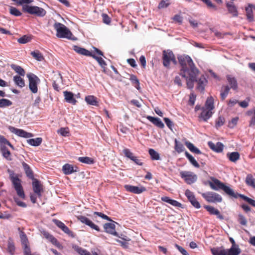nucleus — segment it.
<instances>
[{"mask_svg":"<svg viewBox=\"0 0 255 255\" xmlns=\"http://www.w3.org/2000/svg\"><path fill=\"white\" fill-rule=\"evenodd\" d=\"M238 120L239 118L238 117L233 118L229 123V127L231 128H234L237 125Z\"/></svg>","mask_w":255,"mask_h":255,"instance_id":"338daca9","label":"nucleus"},{"mask_svg":"<svg viewBox=\"0 0 255 255\" xmlns=\"http://www.w3.org/2000/svg\"><path fill=\"white\" fill-rule=\"evenodd\" d=\"M16 3L17 5H23L24 4H29L33 1V0H11Z\"/></svg>","mask_w":255,"mask_h":255,"instance_id":"0e129e2a","label":"nucleus"},{"mask_svg":"<svg viewBox=\"0 0 255 255\" xmlns=\"http://www.w3.org/2000/svg\"><path fill=\"white\" fill-rule=\"evenodd\" d=\"M13 81L15 84L20 88H22L25 86V81L20 76H14L13 77Z\"/></svg>","mask_w":255,"mask_h":255,"instance_id":"4c0bfd02","label":"nucleus"},{"mask_svg":"<svg viewBox=\"0 0 255 255\" xmlns=\"http://www.w3.org/2000/svg\"><path fill=\"white\" fill-rule=\"evenodd\" d=\"M78 161L88 164H92L94 163V160L89 157H80L78 158Z\"/></svg>","mask_w":255,"mask_h":255,"instance_id":"8fccbe9b","label":"nucleus"},{"mask_svg":"<svg viewBox=\"0 0 255 255\" xmlns=\"http://www.w3.org/2000/svg\"><path fill=\"white\" fill-rule=\"evenodd\" d=\"M185 194L191 204L196 208L199 209L201 207L200 204L196 199L193 193L190 190L187 189Z\"/></svg>","mask_w":255,"mask_h":255,"instance_id":"ddd939ff","label":"nucleus"},{"mask_svg":"<svg viewBox=\"0 0 255 255\" xmlns=\"http://www.w3.org/2000/svg\"><path fill=\"white\" fill-rule=\"evenodd\" d=\"M227 156L231 161L236 162L240 159V155L238 152L236 151L228 153Z\"/></svg>","mask_w":255,"mask_h":255,"instance_id":"72a5a7b5","label":"nucleus"},{"mask_svg":"<svg viewBox=\"0 0 255 255\" xmlns=\"http://www.w3.org/2000/svg\"><path fill=\"white\" fill-rule=\"evenodd\" d=\"M30 54L33 58L38 61H42L44 59L43 55L39 50L32 51Z\"/></svg>","mask_w":255,"mask_h":255,"instance_id":"ea45409f","label":"nucleus"},{"mask_svg":"<svg viewBox=\"0 0 255 255\" xmlns=\"http://www.w3.org/2000/svg\"><path fill=\"white\" fill-rule=\"evenodd\" d=\"M202 196L209 203H220L223 200L222 197L220 194L213 192L202 193Z\"/></svg>","mask_w":255,"mask_h":255,"instance_id":"1a4fd4ad","label":"nucleus"},{"mask_svg":"<svg viewBox=\"0 0 255 255\" xmlns=\"http://www.w3.org/2000/svg\"><path fill=\"white\" fill-rule=\"evenodd\" d=\"M123 153L125 156L129 158L131 160L135 156L133 153L130 151V150L128 148H125L123 150Z\"/></svg>","mask_w":255,"mask_h":255,"instance_id":"052dcab7","label":"nucleus"},{"mask_svg":"<svg viewBox=\"0 0 255 255\" xmlns=\"http://www.w3.org/2000/svg\"><path fill=\"white\" fill-rule=\"evenodd\" d=\"M185 155L186 157L188 159L190 162L195 167L199 168L200 165L197 161L195 159V158L187 151L185 152Z\"/></svg>","mask_w":255,"mask_h":255,"instance_id":"37998d69","label":"nucleus"},{"mask_svg":"<svg viewBox=\"0 0 255 255\" xmlns=\"http://www.w3.org/2000/svg\"><path fill=\"white\" fill-rule=\"evenodd\" d=\"M20 238L21 242L22 245H26L28 244V241L27 236L25 233L23 231L20 232Z\"/></svg>","mask_w":255,"mask_h":255,"instance_id":"13d9d810","label":"nucleus"},{"mask_svg":"<svg viewBox=\"0 0 255 255\" xmlns=\"http://www.w3.org/2000/svg\"><path fill=\"white\" fill-rule=\"evenodd\" d=\"M59 133L64 136H67L69 133L68 128H61L58 131Z\"/></svg>","mask_w":255,"mask_h":255,"instance_id":"69168bd1","label":"nucleus"},{"mask_svg":"<svg viewBox=\"0 0 255 255\" xmlns=\"http://www.w3.org/2000/svg\"><path fill=\"white\" fill-rule=\"evenodd\" d=\"M7 251L10 255H14L15 252V246L13 243L10 242L8 243Z\"/></svg>","mask_w":255,"mask_h":255,"instance_id":"e2e57ef3","label":"nucleus"},{"mask_svg":"<svg viewBox=\"0 0 255 255\" xmlns=\"http://www.w3.org/2000/svg\"><path fill=\"white\" fill-rule=\"evenodd\" d=\"M225 122L224 118L222 116H219L215 121V127L218 128L224 124Z\"/></svg>","mask_w":255,"mask_h":255,"instance_id":"5fc2aeb1","label":"nucleus"},{"mask_svg":"<svg viewBox=\"0 0 255 255\" xmlns=\"http://www.w3.org/2000/svg\"><path fill=\"white\" fill-rule=\"evenodd\" d=\"M63 94L65 97V100L66 101V102L73 105L76 104L77 101L74 98V95L72 92L64 91Z\"/></svg>","mask_w":255,"mask_h":255,"instance_id":"a878e982","label":"nucleus"},{"mask_svg":"<svg viewBox=\"0 0 255 255\" xmlns=\"http://www.w3.org/2000/svg\"><path fill=\"white\" fill-rule=\"evenodd\" d=\"M226 251V255H239L241 252L239 247H231L230 249Z\"/></svg>","mask_w":255,"mask_h":255,"instance_id":"c9c22d12","label":"nucleus"},{"mask_svg":"<svg viewBox=\"0 0 255 255\" xmlns=\"http://www.w3.org/2000/svg\"><path fill=\"white\" fill-rule=\"evenodd\" d=\"M12 102L6 99H1L0 100V108H4L9 107L12 105Z\"/></svg>","mask_w":255,"mask_h":255,"instance_id":"4d7b16f0","label":"nucleus"},{"mask_svg":"<svg viewBox=\"0 0 255 255\" xmlns=\"http://www.w3.org/2000/svg\"><path fill=\"white\" fill-rule=\"evenodd\" d=\"M9 13L15 16H19L22 14V13L18 9L13 6L10 7Z\"/></svg>","mask_w":255,"mask_h":255,"instance_id":"bf43d9fd","label":"nucleus"},{"mask_svg":"<svg viewBox=\"0 0 255 255\" xmlns=\"http://www.w3.org/2000/svg\"><path fill=\"white\" fill-rule=\"evenodd\" d=\"M62 170L66 175H69L76 171V170L74 169L73 166L68 163L65 164L63 166Z\"/></svg>","mask_w":255,"mask_h":255,"instance_id":"2f4dec72","label":"nucleus"},{"mask_svg":"<svg viewBox=\"0 0 255 255\" xmlns=\"http://www.w3.org/2000/svg\"><path fill=\"white\" fill-rule=\"evenodd\" d=\"M130 80L133 85H134V87L137 89L139 90L140 89L139 87V82L138 80L137 77L135 75H131L130 77Z\"/></svg>","mask_w":255,"mask_h":255,"instance_id":"3c124183","label":"nucleus"},{"mask_svg":"<svg viewBox=\"0 0 255 255\" xmlns=\"http://www.w3.org/2000/svg\"><path fill=\"white\" fill-rule=\"evenodd\" d=\"M246 11L248 19H249L250 21H253L254 19V16L252 7L250 6L246 7Z\"/></svg>","mask_w":255,"mask_h":255,"instance_id":"6e6d98bb","label":"nucleus"},{"mask_svg":"<svg viewBox=\"0 0 255 255\" xmlns=\"http://www.w3.org/2000/svg\"><path fill=\"white\" fill-rule=\"evenodd\" d=\"M0 151L2 156L8 161L12 160L11 154L10 151L4 145H2L0 148Z\"/></svg>","mask_w":255,"mask_h":255,"instance_id":"393cba45","label":"nucleus"},{"mask_svg":"<svg viewBox=\"0 0 255 255\" xmlns=\"http://www.w3.org/2000/svg\"><path fill=\"white\" fill-rule=\"evenodd\" d=\"M0 147L2 145H8L10 148H11L12 149H14V146L10 143V142L6 139L3 136H0Z\"/></svg>","mask_w":255,"mask_h":255,"instance_id":"603ef678","label":"nucleus"},{"mask_svg":"<svg viewBox=\"0 0 255 255\" xmlns=\"http://www.w3.org/2000/svg\"><path fill=\"white\" fill-rule=\"evenodd\" d=\"M85 101L89 105L98 106L99 102L97 98L93 95H89L85 97Z\"/></svg>","mask_w":255,"mask_h":255,"instance_id":"7c9ffc66","label":"nucleus"},{"mask_svg":"<svg viewBox=\"0 0 255 255\" xmlns=\"http://www.w3.org/2000/svg\"><path fill=\"white\" fill-rule=\"evenodd\" d=\"M54 223L60 229H61L65 233L67 234L69 236H73V233L61 221L54 219L53 220Z\"/></svg>","mask_w":255,"mask_h":255,"instance_id":"a211bd4d","label":"nucleus"},{"mask_svg":"<svg viewBox=\"0 0 255 255\" xmlns=\"http://www.w3.org/2000/svg\"><path fill=\"white\" fill-rule=\"evenodd\" d=\"M204 208L209 213L210 215H216L220 220H223L224 216L221 214L220 211L213 206L205 205Z\"/></svg>","mask_w":255,"mask_h":255,"instance_id":"dca6fc26","label":"nucleus"},{"mask_svg":"<svg viewBox=\"0 0 255 255\" xmlns=\"http://www.w3.org/2000/svg\"><path fill=\"white\" fill-rule=\"evenodd\" d=\"M226 6L229 13H231L233 16H237L238 12L236 6L234 4L233 2H227Z\"/></svg>","mask_w":255,"mask_h":255,"instance_id":"c85d7f7f","label":"nucleus"},{"mask_svg":"<svg viewBox=\"0 0 255 255\" xmlns=\"http://www.w3.org/2000/svg\"><path fill=\"white\" fill-rule=\"evenodd\" d=\"M209 147L213 150L217 152H221L223 151L224 145L220 142H218L216 144H214L212 141L208 142Z\"/></svg>","mask_w":255,"mask_h":255,"instance_id":"412c9836","label":"nucleus"},{"mask_svg":"<svg viewBox=\"0 0 255 255\" xmlns=\"http://www.w3.org/2000/svg\"><path fill=\"white\" fill-rule=\"evenodd\" d=\"M227 79L230 86V88L234 90H237L238 86L236 79L230 75H228L227 76Z\"/></svg>","mask_w":255,"mask_h":255,"instance_id":"bb28decb","label":"nucleus"},{"mask_svg":"<svg viewBox=\"0 0 255 255\" xmlns=\"http://www.w3.org/2000/svg\"><path fill=\"white\" fill-rule=\"evenodd\" d=\"M208 6V8L213 11H216L218 9L217 6L213 4L210 0H201Z\"/></svg>","mask_w":255,"mask_h":255,"instance_id":"864d4df0","label":"nucleus"},{"mask_svg":"<svg viewBox=\"0 0 255 255\" xmlns=\"http://www.w3.org/2000/svg\"><path fill=\"white\" fill-rule=\"evenodd\" d=\"M91 57L97 60L100 65L103 68H105L107 66V64L104 60L101 57H98L95 55L93 52Z\"/></svg>","mask_w":255,"mask_h":255,"instance_id":"09e8293b","label":"nucleus"},{"mask_svg":"<svg viewBox=\"0 0 255 255\" xmlns=\"http://www.w3.org/2000/svg\"><path fill=\"white\" fill-rule=\"evenodd\" d=\"M115 228V225L113 223H107L104 225V228L106 232L115 236H118V234L116 231Z\"/></svg>","mask_w":255,"mask_h":255,"instance_id":"6ab92c4d","label":"nucleus"},{"mask_svg":"<svg viewBox=\"0 0 255 255\" xmlns=\"http://www.w3.org/2000/svg\"><path fill=\"white\" fill-rule=\"evenodd\" d=\"M211 181H208L210 187L213 190L218 191L222 190L225 193L232 199H237L241 198L246 201L253 206L255 207V200H254L244 195L235 192L233 189L230 187L226 185L224 183L219 180L214 178L211 177Z\"/></svg>","mask_w":255,"mask_h":255,"instance_id":"f257e3e1","label":"nucleus"},{"mask_svg":"<svg viewBox=\"0 0 255 255\" xmlns=\"http://www.w3.org/2000/svg\"><path fill=\"white\" fill-rule=\"evenodd\" d=\"M214 109V99L212 96L208 97L205 106L201 108L202 112L199 116L204 122H207L213 115L212 111Z\"/></svg>","mask_w":255,"mask_h":255,"instance_id":"7ed1b4c3","label":"nucleus"},{"mask_svg":"<svg viewBox=\"0 0 255 255\" xmlns=\"http://www.w3.org/2000/svg\"><path fill=\"white\" fill-rule=\"evenodd\" d=\"M42 141L41 137H37L35 138H31L27 140V142L30 145L34 146H37L41 144Z\"/></svg>","mask_w":255,"mask_h":255,"instance_id":"a19ab883","label":"nucleus"},{"mask_svg":"<svg viewBox=\"0 0 255 255\" xmlns=\"http://www.w3.org/2000/svg\"><path fill=\"white\" fill-rule=\"evenodd\" d=\"M78 219L81 223L89 226L92 229H94L98 232L100 231V228L86 217L84 216H80L78 217Z\"/></svg>","mask_w":255,"mask_h":255,"instance_id":"4468645a","label":"nucleus"},{"mask_svg":"<svg viewBox=\"0 0 255 255\" xmlns=\"http://www.w3.org/2000/svg\"><path fill=\"white\" fill-rule=\"evenodd\" d=\"M246 115L249 116H252L250 121V127H254L255 125V107L247 112Z\"/></svg>","mask_w":255,"mask_h":255,"instance_id":"473e14b6","label":"nucleus"},{"mask_svg":"<svg viewBox=\"0 0 255 255\" xmlns=\"http://www.w3.org/2000/svg\"><path fill=\"white\" fill-rule=\"evenodd\" d=\"M180 174L181 178L184 179L185 182L189 184L193 183L197 179L196 175L189 171H181Z\"/></svg>","mask_w":255,"mask_h":255,"instance_id":"9d476101","label":"nucleus"},{"mask_svg":"<svg viewBox=\"0 0 255 255\" xmlns=\"http://www.w3.org/2000/svg\"><path fill=\"white\" fill-rule=\"evenodd\" d=\"M32 182L33 190L35 194L40 197L41 196V192L42 191V185L40 184L39 180L34 178Z\"/></svg>","mask_w":255,"mask_h":255,"instance_id":"f3484780","label":"nucleus"},{"mask_svg":"<svg viewBox=\"0 0 255 255\" xmlns=\"http://www.w3.org/2000/svg\"><path fill=\"white\" fill-rule=\"evenodd\" d=\"M161 199L162 201L168 203L174 207H182V204L178 202L176 200L171 199L168 197L164 196V197H161Z\"/></svg>","mask_w":255,"mask_h":255,"instance_id":"c756f323","label":"nucleus"},{"mask_svg":"<svg viewBox=\"0 0 255 255\" xmlns=\"http://www.w3.org/2000/svg\"><path fill=\"white\" fill-rule=\"evenodd\" d=\"M211 252L213 255H226V250L219 248H213L211 249Z\"/></svg>","mask_w":255,"mask_h":255,"instance_id":"58836bf2","label":"nucleus"},{"mask_svg":"<svg viewBox=\"0 0 255 255\" xmlns=\"http://www.w3.org/2000/svg\"><path fill=\"white\" fill-rule=\"evenodd\" d=\"M73 249L80 255H91V254L86 250L82 249L77 245H73Z\"/></svg>","mask_w":255,"mask_h":255,"instance_id":"c03bdc74","label":"nucleus"},{"mask_svg":"<svg viewBox=\"0 0 255 255\" xmlns=\"http://www.w3.org/2000/svg\"><path fill=\"white\" fill-rule=\"evenodd\" d=\"M31 40V38L29 36H28L27 35H23V36L21 37L19 39H18L17 41L19 43L21 44H25L28 42H29Z\"/></svg>","mask_w":255,"mask_h":255,"instance_id":"680f3d73","label":"nucleus"},{"mask_svg":"<svg viewBox=\"0 0 255 255\" xmlns=\"http://www.w3.org/2000/svg\"><path fill=\"white\" fill-rule=\"evenodd\" d=\"M185 144L187 148L193 153L196 154H201V151L196 147H195L191 142L186 141L185 142Z\"/></svg>","mask_w":255,"mask_h":255,"instance_id":"f704fd0d","label":"nucleus"},{"mask_svg":"<svg viewBox=\"0 0 255 255\" xmlns=\"http://www.w3.org/2000/svg\"><path fill=\"white\" fill-rule=\"evenodd\" d=\"M54 28L56 31V36L59 38H66L71 39L72 34L69 29L63 24L55 22L53 25Z\"/></svg>","mask_w":255,"mask_h":255,"instance_id":"39448f33","label":"nucleus"},{"mask_svg":"<svg viewBox=\"0 0 255 255\" xmlns=\"http://www.w3.org/2000/svg\"><path fill=\"white\" fill-rule=\"evenodd\" d=\"M179 63L181 67L180 75L182 77H186V73L197 71L191 58L188 55H180L178 57Z\"/></svg>","mask_w":255,"mask_h":255,"instance_id":"f03ea898","label":"nucleus"},{"mask_svg":"<svg viewBox=\"0 0 255 255\" xmlns=\"http://www.w3.org/2000/svg\"><path fill=\"white\" fill-rule=\"evenodd\" d=\"M196 82L197 83V89L201 92L204 91L205 86L207 82L205 76L202 75L199 79L196 78Z\"/></svg>","mask_w":255,"mask_h":255,"instance_id":"4be33fe9","label":"nucleus"},{"mask_svg":"<svg viewBox=\"0 0 255 255\" xmlns=\"http://www.w3.org/2000/svg\"><path fill=\"white\" fill-rule=\"evenodd\" d=\"M230 87L228 86H223L221 91V98L222 100H224L227 97L230 91Z\"/></svg>","mask_w":255,"mask_h":255,"instance_id":"a18cd8bd","label":"nucleus"},{"mask_svg":"<svg viewBox=\"0 0 255 255\" xmlns=\"http://www.w3.org/2000/svg\"><path fill=\"white\" fill-rule=\"evenodd\" d=\"M146 118L157 127L160 128H164V125L159 118L153 117L150 116H147Z\"/></svg>","mask_w":255,"mask_h":255,"instance_id":"b1692460","label":"nucleus"},{"mask_svg":"<svg viewBox=\"0 0 255 255\" xmlns=\"http://www.w3.org/2000/svg\"><path fill=\"white\" fill-rule=\"evenodd\" d=\"M22 10L30 14H33L38 17H43L46 15V10L42 7L37 6H30L27 4L23 5Z\"/></svg>","mask_w":255,"mask_h":255,"instance_id":"423d86ee","label":"nucleus"},{"mask_svg":"<svg viewBox=\"0 0 255 255\" xmlns=\"http://www.w3.org/2000/svg\"><path fill=\"white\" fill-rule=\"evenodd\" d=\"M174 142H175V146H174L175 150L178 153H180L184 150L185 148L184 147L183 144L182 143H181V142H179L177 139H175Z\"/></svg>","mask_w":255,"mask_h":255,"instance_id":"de8ad7c7","label":"nucleus"},{"mask_svg":"<svg viewBox=\"0 0 255 255\" xmlns=\"http://www.w3.org/2000/svg\"><path fill=\"white\" fill-rule=\"evenodd\" d=\"M124 188L127 191L137 194H140L146 191V188L142 186L138 187L130 185H125Z\"/></svg>","mask_w":255,"mask_h":255,"instance_id":"f8f14e48","label":"nucleus"},{"mask_svg":"<svg viewBox=\"0 0 255 255\" xmlns=\"http://www.w3.org/2000/svg\"><path fill=\"white\" fill-rule=\"evenodd\" d=\"M22 165L26 176L31 179H34L33 172L29 165L24 162H22Z\"/></svg>","mask_w":255,"mask_h":255,"instance_id":"cd10ccee","label":"nucleus"},{"mask_svg":"<svg viewBox=\"0 0 255 255\" xmlns=\"http://www.w3.org/2000/svg\"><path fill=\"white\" fill-rule=\"evenodd\" d=\"M11 68L21 76H24L25 72L23 68L19 65L11 64Z\"/></svg>","mask_w":255,"mask_h":255,"instance_id":"e433bc0d","label":"nucleus"},{"mask_svg":"<svg viewBox=\"0 0 255 255\" xmlns=\"http://www.w3.org/2000/svg\"><path fill=\"white\" fill-rule=\"evenodd\" d=\"M9 129L12 132L20 137L27 138L33 136L31 133L27 132L23 129H18L13 127H9Z\"/></svg>","mask_w":255,"mask_h":255,"instance_id":"2eb2a0df","label":"nucleus"},{"mask_svg":"<svg viewBox=\"0 0 255 255\" xmlns=\"http://www.w3.org/2000/svg\"><path fill=\"white\" fill-rule=\"evenodd\" d=\"M246 183L248 186L255 188V179L252 174L247 175L246 178Z\"/></svg>","mask_w":255,"mask_h":255,"instance_id":"79ce46f5","label":"nucleus"},{"mask_svg":"<svg viewBox=\"0 0 255 255\" xmlns=\"http://www.w3.org/2000/svg\"><path fill=\"white\" fill-rule=\"evenodd\" d=\"M73 49L77 53L87 56L91 57L93 53V52H90L84 48H82L76 45L74 46Z\"/></svg>","mask_w":255,"mask_h":255,"instance_id":"5701e85b","label":"nucleus"},{"mask_svg":"<svg viewBox=\"0 0 255 255\" xmlns=\"http://www.w3.org/2000/svg\"><path fill=\"white\" fill-rule=\"evenodd\" d=\"M62 77L60 73H58L57 74H54L53 78V83L52 86L54 90H56L57 91H59L60 88H59V83L61 82L62 81Z\"/></svg>","mask_w":255,"mask_h":255,"instance_id":"aec40b11","label":"nucleus"},{"mask_svg":"<svg viewBox=\"0 0 255 255\" xmlns=\"http://www.w3.org/2000/svg\"><path fill=\"white\" fill-rule=\"evenodd\" d=\"M7 172L9 174V178L16 191L17 194L21 198L25 197L24 193L21 184V180L19 179L17 175L10 169H8Z\"/></svg>","mask_w":255,"mask_h":255,"instance_id":"20e7f679","label":"nucleus"},{"mask_svg":"<svg viewBox=\"0 0 255 255\" xmlns=\"http://www.w3.org/2000/svg\"><path fill=\"white\" fill-rule=\"evenodd\" d=\"M199 73V71H194L186 73V77H183L186 80L187 86L188 88L192 89L194 87V82L196 81V78Z\"/></svg>","mask_w":255,"mask_h":255,"instance_id":"9b49d317","label":"nucleus"},{"mask_svg":"<svg viewBox=\"0 0 255 255\" xmlns=\"http://www.w3.org/2000/svg\"><path fill=\"white\" fill-rule=\"evenodd\" d=\"M27 77L28 79V86L30 91L33 94L37 93V86L40 82L39 78L36 75L31 73L27 74Z\"/></svg>","mask_w":255,"mask_h":255,"instance_id":"6e6552de","label":"nucleus"},{"mask_svg":"<svg viewBox=\"0 0 255 255\" xmlns=\"http://www.w3.org/2000/svg\"><path fill=\"white\" fill-rule=\"evenodd\" d=\"M162 60L163 66L167 68H169L171 62L175 65L177 64L175 56L173 52L170 50H164L163 51Z\"/></svg>","mask_w":255,"mask_h":255,"instance_id":"0eeeda50","label":"nucleus"},{"mask_svg":"<svg viewBox=\"0 0 255 255\" xmlns=\"http://www.w3.org/2000/svg\"><path fill=\"white\" fill-rule=\"evenodd\" d=\"M150 158L153 160H158L160 159L159 154L154 149L150 148L148 150Z\"/></svg>","mask_w":255,"mask_h":255,"instance_id":"49530a36","label":"nucleus"},{"mask_svg":"<svg viewBox=\"0 0 255 255\" xmlns=\"http://www.w3.org/2000/svg\"><path fill=\"white\" fill-rule=\"evenodd\" d=\"M196 96L193 93H191L189 96V104L193 106L196 101Z\"/></svg>","mask_w":255,"mask_h":255,"instance_id":"774afa93","label":"nucleus"}]
</instances>
